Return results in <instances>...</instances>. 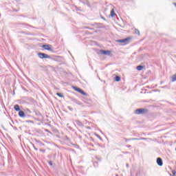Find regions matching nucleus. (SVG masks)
<instances>
[{
    "label": "nucleus",
    "instance_id": "7",
    "mask_svg": "<svg viewBox=\"0 0 176 176\" xmlns=\"http://www.w3.org/2000/svg\"><path fill=\"white\" fill-rule=\"evenodd\" d=\"M50 46L51 45H43V48L44 50H48L49 52H54L53 50V48H52Z\"/></svg>",
    "mask_w": 176,
    "mask_h": 176
},
{
    "label": "nucleus",
    "instance_id": "12",
    "mask_svg": "<svg viewBox=\"0 0 176 176\" xmlns=\"http://www.w3.org/2000/svg\"><path fill=\"white\" fill-rule=\"evenodd\" d=\"M24 111H25V113H26V115H30V113H32V111H31L30 109H25Z\"/></svg>",
    "mask_w": 176,
    "mask_h": 176
},
{
    "label": "nucleus",
    "instance_id": "21",
    "mask_svg": "<svg viewBox=\"0 0 176 176\" xmlns=\"http://www.w3.org/2000/svg\"><path fill=\"white\" fill-rule=\"evenodd\" d=\"M96 136L100 141H102V138H101V136H100V135L96 134Z\"/></svg>",
    "mask_w": 176,
    "mask_h": 176
},
{
    "label": "nucleus",
    "instance_id": "29",
    "mask_svg": "<svg viewBox=\"0 0 176 176\" xmlns=\"http://www.w3.org/2000/svg\"><path fill=\"white\" fill-rule=\"evenodd\" d=\"M126 148H131V145H126Z\"/></svg>",
    "mask_w": 176,
    "mask_h": 176
},
{
    "label": "nucleus",
    "instance_id": "11",
    "mask_svg": "<svg viewBox=\"0 0 176 176\" xmlns=\"http://www.w3.org/2000/svg\"><path fill=\"white\" fill-rule=\"evenodd\" d=\"M14 111H16V112H20V106H19V104H15L14 106Z\"/></svg>",
    "mask_w": 176,
    "mask_h": 176
},
{
    "label": "nucleus",
    "instance_id": "18",
    "mask_svg": "<svg viewBox=\"0 0 176 176\" xmlns=\"http://www.w3.org/2000/svg\"><path fill=\"white\" fill-rule=\"evenodd\" d=\"M56 96H58V97H60V98H64V95L61 93H57Z\"/></svg>",
    "mask_w": 176,
    "mask_h": 176
},
{
    "label": "nucleus",
    "instance_id": "32",
    "mask_svg": "<svg viewBox=\"0 0 176 176\" xmlns=\"http://www.w3.org/2000/svg\"><path fill=\"white\" fill-rule=\"evenodd\" d=\"M68 108L70 109V111H72V109H71L69 107Z\"/></svg>",
    "mask_w": 176,
    "mask_h": 176
},
{
    "label": "nucleus",
    "instance_id": "17",
    "mask_svg": "<svg viewBox=\"0 0 176 176\" xmlns=\"http://www.w3.org/2000/svg\"><path fill=\"white\" fill-rule=\"evenodd\" d=\"M110 15H111V17H113V16H115V10L112 9V10H111V14H110Z\"/></svg>",
    "mask_w": 176,
    "mask_h": 176
},
{
    "label": "nucleus",
    "instance_id": "2",
    "mask_svg": "<svg viewBox=\"0 0 176 176\" xmlns=\"http://www.w3.org/2000/svg\"><path fill=\"white\" fill-rule=\"evenodd\" d=\"M116 42H117L118 43H124V45H127L129 42H130V37H127L124 39H118L116 40Z\"/></svg>",
    "mask_w": 176,
    "mask_h": 176
},
{
    "label": "nucleus",
    "instance_id": "16",
    "mask_svg": "<svg viewBox=\"0 0 176 176\" xmlns=\"http://www.w3.org/2000/svg\"><path fill=\"white\" fill-rule=\"evenodd\" d=\"M114 80H115L116 82H120V76H116L115 77Z\"/></svg>",
    "mask_w": 176,
    "mask_h": 176
},
{
    "label": "nucleus",
    "instance_id": "30",
    "mask_svg": "<svg viewBox=\"0 0 176 176\" xmlns=\"http://www.w3.org/2000/svg\"><path fill=\"white\" fill-rule=\"evenodd\" d=\"M101 19H102V20H105V18L104 16H102Z\"/></svg>",
    "mask_w": 176,
    "mask_h": 176
},
{
    "label": "nucleus",
    "instance_id": "8",
    "mask_svg": "<svg viewBox=\"0 0 176 176\" xmlns=\"http://www.w3.org/2000/svg\"><path fill=\"white\" fill-rule=\"evenodd\" d=\"M157 166H160V167H162V166H163V160H162L161 157L157 158Z\"/></svg>",
    "mask_w": 176,
    "mask_h": 176
},
{
    "label": "nucleus",
    "instance_id": "3",
    "mask_svg": "<svg viewBox=\"0 0 176 176\" xmlns=\"http://www.w3.org/2000/svg\"><path fill=\"white\" fill-rule=\"evenodd\" d=\"M38 56L39 58H41V59L52 58V56H50V55H47V54H45V53H42V52L38 53Z\"/></svg>",
    "mask_w": 176,
    "mask_h": 176
},
{
    "label": "nucleus",
    "instance_id": "23",
    "mask_svg": "<svg viewBox=\"0 0 176 176\" xmlns=\"http://www.w3.org/2000/svg\"><path fill=\"white\" fill-rule=\"evenodd\" d=\"M92 25H94V27H96L97 28H98V24L97 23H94Z\"/></svg>",
    "mask_w": 176,
    "mask_h": 176
},
{
    "label": "nucleus",
    "instance_id": "15",
    "mask_svg": "<svg viewBox=\"0 0 176 176\" xmlns=\"http://www.w3.org/2000/svg\"><path fill=\"white\" fill-rule=\"evenodd\" d=\"M175 80H176V74H174V75H173V76H171V80H170V81H171V82H175Z\"/></svg>",
    "mask_w": 176,
    "mask_h": 176
},
{
    "label": "nucleus",
    "instance_id": "27",
    "mask_svg": "<svg viewBox=\"0 0 176 176\" xmlns=\"http://www.w3.org/2000/svg\"><path fill=\"white\" fill-rule=\"evenodd\" d=\"M36 142H37V144H41V141L38 140H35Z\"/></svg>",
    "mask_w": 176,
    "mask_h": 176
},
{
    "label": "nucleus",
    "instance_id": "34",
    "mask_svg": "<svg viewBox=\"0 0 176 176\" xmlns=\"http://www.w3.org/2000/svg\"><path fill=\"white\" fill-rule=\"evenodd\" d=\"M116 176H118V175H116Z\"/></svg>",
    "mask_w": 176,
    "mask_h": 176
},
{
    "label": "nucleus",
    "instance_id": "31",
    "mask_svg": "<svg viewBox=\"0 0 176 176\" xmlns=\"http://www.w3.org/2000/svg\"><path fill=\"white\" fill-rule=\"evenodd\" d=\"M14 12H19V10H14Z\"/></svg>",
    "mask_w": 176,
    "mask_h": 176
},
{
    "label": "nucleus",
    "instance_id": "28",
    "mask_svg": "<svg viewBox=\"0 0 176 176\" xmlns=\"http://www.w3.org/2000/svg\"><path fill=\"white\" fill-rule=\"evenodd\" d=\"M45 131H46V133H50V131H49V129H45Z\"/></svg>",
    "mask_w": 176,
    "mask_h": 176
},
{
    "label": "nucleus",
    "instance_id": "25",
    "mask_svg": "<svg viewBox=\"0 0 176 176\" xmlns=\"http://www.w3.org/2000/svg\"><path fill=\"white\" fill-rule=\"evenodd\" d=\"M48 164L53 166V162L52 161H48Z\"/></svg>",
    "mask_w": 176,
    "mask_h": 176
},
{
    "label": "nucleus",
    "instance_id": "20",
    "mask_svg": "<svg viewBox=\"0 0 176 176\" xmlns=\"http://www.w3.org/2000/svg\"><path fill=\"white\" fill-rule=\"evenodd\" d=\"M34 112L37 116H41V113L38 111H34Z\"/></svg>",
    "mask_w": 176,
    "mask_h": 176
},
{
    "label": "nucleus",
    "instance_id": "14",
    "mask_svg": "<svg viewBox=\"0 0 176 176\" xmlns=\"http://www.w3.org/2000/svg\"><path fill=\"white\" fill-rule=\"evenodd\" d=\"M73 101L75 102V104H77V105H83V103L79 102L78 100L74 99Z\"/></svg>",
    "mask_w": 176,
    "mask_h": 176
},
{
    "label": "nucleus",
    "instance_id": "1",
    "mask_svg": "<svg viewBox=\"0 0 176 176\" xmlns=\"http://www.w3.org/2000/svg\"><path fill=\"white\" fill-rule=\"evenodd\" d=\"M146 140H148V138H133L129 139L125 138V142H127V141H141V140L146 141Z\"/></svg>",
    "mask_w": 176,
    "mask_h": 176
},
{
    "label": "nucleus",
    "instance_id": "4",
    "mask_svg": "<svg viewBox=\"0 0 176 176\" xmlns=\"http://www.w3.org/2000/svg\"><path fill=\"white\" fill-rule=\"evenodd\" d=\"M146 109H138L135 111V115H144L146 113Z\"/></svg>",
    "mask_w": 176,
    "mask_h": 176
},
{
    "label": "nucleus",
    "instance_id": "24",
    "mask_svg": "<svg viewBox=\"0 0 176 176\" xmlns=\"http://www.w3.org/2000/svg\"><path fill=\"white\" fill-rule=\"evenodd\" d=\"M40 152H43V153H45V152H46V151L45 149H40Z\"/></svg>",
    "mask_w": 176,
    "mask_h": 176
},
{
    "label": "nucleus",
    "instance_id": "19",
    "mask_svg": "<svg viewBox=\"0 0 176 176\" xmlns=\"http://www.w3.org/2000/svg\"><path fill=\"white\" fill-rule=\"evenodd\" d=\"M135 34L136 35H140V30H138V29H135Z\"/></svg>",
    "mask_w": 176,
    "mask_h": 176
},
{
    "label": "nucleus",
    "instance_id": "26",
    "mask_svg": "<svg viewBox=\"0 0 176 176\" xmlns=\"http://www.w3.org/2000/svg\"><path fill=\"white\" fill-rule=\"evenodd\" d=\"M26 122H27V123H34V121H32V120H28Z\"/></svg>",
    "mask_w": 176,
    "mask_h": 176
},
{
    "label": "nucleus",
    "instance_id": "10",
    "mask_svg": "<svg viewBox=\"0 0 176 176\" xmlns=\"http://www.w3.org/2000/svg\"><path fill=\"white\" fill-rule=\"evenodd\" d=\"M77 126H79V127H83V122H80V120H76L75 121Z\"/></svg>",
    "mask_w": 176,
    "mask_h": 176
},
{
    "label": "nucleus",
    "instance_id": "33",
    "mask_svg": "<svg viewBox=\"0 0 176 176\" xmlns=\"http://www.w3.org/2000/svg\"><path fill=\"white\" fill-rule=\"evenodd\" d=\"M41 145H43V144L41 143Z\"/></svg>",
    "mask_w": 176,
    "mask_h": 176
},
{
    "label": "nucleus",
    "instance_id": "22",
    "mask_svg": "<svg viewBox=\"0 0 176 176\" xmlns=\"http://www.w3.org/2000/svg\"><path fill=\"white\" fill-rule=\"evenodd\" d=\"M32 145L34 150L38 151V148L35 147V145H34L33 143H32Z\"/></svg>",
    "mask_w": 176,
    "mask_h": 176
},
{
    "label": "nucleus",
    "instance_id": "9",
    "mask_svg": "<svg viewBox=\"0 0 176 176\" xmlns=\"http://www.w3.org/2000/svg\"><path fill=\"white\" fill-rule=\"evenodd\" d=\"M27 115H25V113L23 111L20 110L19 112V118H25Z\"/></svg>",
    "mask_w": 176,
    "mask_h": 176
},
{
    "label": "nucleus",
    "instance_id": "13",
    "mask_svg": "<svg viewBox=\"0 0 176 176\" xmlns=\"http://www.w3.org/2000/svg\"><path fill=\"white\" fill-rule=\"evenodd\" d=\"M136 69H137L138 71H142V69H144V66H142V65H138V66H137Z\"/></svg>",
    "mask_w": 176,
    "mask_h": 176
},
{
    "label": "nucleus",
    "instance_id": "5",
    "mask_svg": "<svg viewBox=\"0 0 176 176\" xmlns=\"http://www.w3.org/2000/svg\"><path fill=\"white\" fill-rule=\"evenodd\" d=\"M74 89L75 90V91H78V93H80L82 96H87V94L86 92H85L83 90L78 87H74Z\"/></svg>",
    "mask_w": 176,
    "mask_h": 176
},
{
    "label": "nucleus",
    "instance_id": "6",
    "mask_svg": "<svg viewBox=\"0 0 176 176\" xmlns=\"http://www.w3.org/2000/svg\"><path fill=\"white\" fill-rule=\"evenodd\" d=\"M99 52L100 54H103L104 56H111V51L109 50H100Z\"/></svg>",
    "mask_w": 176,
    "mask_h": 176
}]
</instances>
